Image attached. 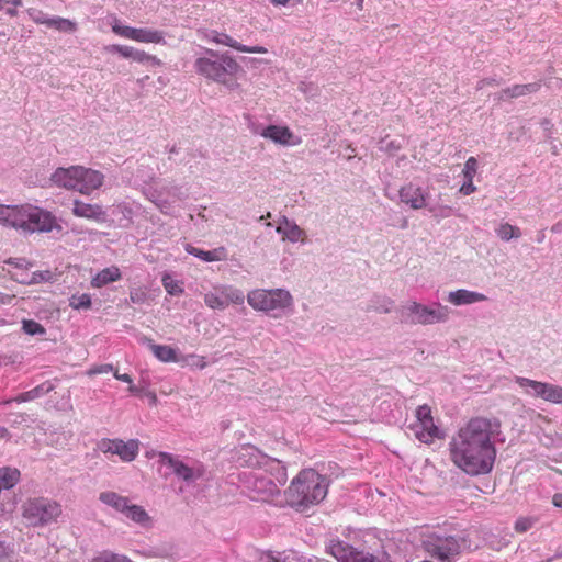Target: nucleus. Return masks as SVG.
I'll return each instance as SVG.
<instances>
[{"label": "nucleus", "instance_id": "7ed1b4c3", "mask_svg": "<svg viewBox=\"0 0 562 562\" xmlns=\"http://www.w3.org/2000/svg\"><path fill=\"white\" fill-rule=\"evenodd\" d=\"M104 176L97 170L82 166L57 168L50 176V181L67 190H75L82 194H90L103 183Z\"/></svg>", "mask_w": 562, "mask_h": 562}, {"label": "nucleus", "instance_id": "774afa93", "mask_svg": "<svg viewBox=\"0 0 562 562\" xmlns=\"http://www.w3.org/2000/svg\"><path fill=\"white\" fill-rule=\"evenodd\" d=\"M128 392L132 393V394H138L139 390H138V387H136L135 385H133L131 383L130 386H128Z\"/></svg>", "mask_w": 562, "mask_h": 562}, {"label": "nucleus", "instance_id": "1a4fd4ad", "mask_svg": "<svg viewBox=\"0 0 562 562\" xmlns=\"http://www.w3.org/2000/svg\"><path fill=\"white\" fill-rule=\"evenodd\" d=\"M239 480L248 497L256 502H272L281 494L274 480L259 472H244Z\"/></svg>", "mask_w": 562, "mask_h": 562}, {"label": "nucleus", "instance_id": "13d9d810", "mask_svg": "<svg viewBox=\"0 0 562 562\" xmlns=\"http://www.w3.org/2000/svg\"><path fill=\"white\" fill-rule=\"evenodd\" d=\"M151 201L160 209H162L167 204V201L162 200L160 195L156 193L151 194Z\"/></svg>", "mask_w": 562, "mask_h": 562}, {"label": "nucleus", "instance_id": "f3484780", "mask_svg": "<svg viewBox=\"0 0 562 562\" xmlns=\"http://www.w3.org/2000/svg\"><path fill=\"white\" fill-rule=\"evenodd\" d=\"M427 194L420 187H416L413 183L404 186L400 190V199L403 203L409 205L413 210H419L425 207Z\"/></svg>", "mask_w": 562, "mask_h": 562}, {"label": "nucleus", "instance_id": "6e6d98bb", "mask_svg": "<svg viewBox=\"0 0 562 562\" xmlns=\"http://www.w3.org/2000/svg\"><path fill=\"white\" fill-rule=\"evenodd\" d=\"M540 124H541L542 128L544 130V132H547L548 135L550 136L552 133V128H553L552 122L549 119H543Z\"/></svg>", "mask_w": 562, "mask_h": 562}, {"label": "nucleus", "instance_id": "f03ea898", "mask_svg": "<svg viewBox=\"0 0 562 562\" xmlns=\"http://www.w3.org/2000/svg\"><path fill=\"white\" fill-rule=\"evenodd\" d=\"M328 493V480L314 469H304L292 480L284 491L286 504L296 512L304 513L318 505Z\"/></svg>", "mask_w": 562, "mask_h": 562}, {"label": "nucleus", "instance_id": "a19ab883", "mask_svg": "<svg viewBox=\"0 0 562 562\" xmlns=\"http://www.w3.org/2000/svg\"><path fill=\"white\" fill-rule=\"evenodd\" d=\"M162 284L167 293L170 295H180L183 293V288L179 284V282L169 276H165L162 278Z\"/></svg>", "mask_w": 562, "mask_h": 562}, {"label": "nucleus", "instance_id": "79ce46f5", "mask_svg": "<svg viewBox=\"0 0 562 562\" xmlns=\"http://www.w3.org/2000/svg\"><path fill=\"white\" fill-rule=\"evenodd\" d=\"M49 278V271H35L30 276V279H19V282L22 284H36L47 281Z\"/></svg>", "mask_w": 562, "mask_h": 562}, {"label": "nucleus", "instance_id": "338daca9", "mask_svg": "<svg viewBox=\"0 0 562 562\" xmlns=\"http://www.w3.org/2000/svg\"><path fill=\"white\" fill-rule=\"evenodd\" d=\"M30 276L31 274H29L24 270H22V272L20 274H16L14 277V279L19 282V279H30Z\"/></svg>", "mask_w": 562, "mask_h": 562}, {"label": "nucleus", "instance_id": "423d86ee", "mask_svg": "<svg viewBox=\"0 0 562 562\" xmlns=\"http://www.w3.org/2000/svg\"><path fill=\"white\" fill-rule=\"evenodd\" d=\"M396 313L400 322L408 325H432L445 323L449 318L448 306L440 303L428 306L416 301H408L401 305Z\"/></svg>", "mask_w": 562, "mask_h": 562}, {"label": "nucleus", "instance_id": "c9c22d12", "mask_svg": "<svg viewBox=\"0 0 562 562\" xmlns=\"http://www.w3.org/2000/svg\"><path fill=\"white\" fill-rule=\"evenodd\" d=\"M497 236L505 241H509L513 238H519L521 232L517 226H513L509 223L501 224L496 229Z\"/></svg>", "mask_w": 562, "mask_h": 562}, {"label": "nucleus", "instance_id": "f704fd0d", "mask_svg": "<svg viewBox=\"0 0 562 562\" xmlns=\"http://www.w3.org/2000/svg\"><path fill=\"white\" fill-rule=\"evenodd\" d=\"M541 398L554 404H562V386L544 382Z\"/></svg>", "mask_w": 562, "mask_h": 562}, {"label": "nucleus", "instance_id": "49530a36", "mask_svg": "<svg viewBox=\"0 0 562 562\" xmlns=\"http://www.w3.org/2000/svg\"><path fill=\"white\" fill-rule=\"evenodd\" d=\"M477 169V160L474 157L468 158L464 164L463 175L467 180H473Z\"/></svg>", "mask_w": 562, "mask_h": 562}, {"label": "nucleus", "instance_id": "7c9ffc66", "mask_svg": "<svg viewBox=\"0 0 562 562\" xmlns=\"http://www.w3.org/2000/svg\"><path fill=\"white\" fill-rule=\"evenodd\" d=\"M121 278L120 269L116 267H109L101 270L93 279L92 285L94 288H101Z\"/></svg>", "mask_w": 562, "mask_h": 562}, {"label": "nucleus", "instance_id": "4d7b16f0", "mask_svg": "<svg viewBox=\"0 0 562 562\" xmlns=\"http://www.w3.org/2000/svg\"><path fill=\"white\" fill-rule=\"evenodd\" d=\"M114 378H115L116 380H120V381L125 382V383H128V384H131V383L133 382V380H132L131 375H130V374H127V373H123V374H121V373H119V372L116 371V372H114Z\"/></svg>", "mask_w": 562, "mask_h": 562}, {"label": "nucleus", "instance_id": "aec40b11", "mask_svg": "<svg viewBox=\"0 0 562 562\" xmlns=\"http://www.w3.org/2000/svg\"><path fill=\"white\" fill-rule=\"evenodd\" d=\"M277 233L283 236V239H288L291 243H296L305 232L293 221H290L286 216H282L279 225L277 226Z\"/></svg>", "mask_w": 562, "mask_h": 562}, {"label": "nucleus", "instance_id": "393cba45", "mask_svg": "<svg viewBox=\"0 0 562 562\" xmlns=\"http://www.w3.org/2000/svg\"><path fill=\"white\" fill-rule=\"evenodd\" d=\"M154 356L161 362H178L177 350L167 345H157L151 339L145 338Z\"/></svg>", "mask_w": 562, "mask_h": 562}, {"label": "nucleus", "instance_id": "5fc2aeb1", "mask_svg": "<svg viewBox=\"0 0 562 562\" xmlns=\"http://www.w3.org/2000/svg\"><path fill=\"white\" fill-rule=\"evenodd\" d=\"M190 358L193 359V364L198 367L199 369H204L206 367V362L204 360V357L191 355Z\"/></svg>", "mask_w": 562, "mask_h": 562}, {"label": "nucleus", "instance_id": "680f3d73", "mask_svg": "<svg viewBox=\"0 0 562 562\" xmlns=\"http://www.w3.org/2000/svg\"><path fill=\"white\" fill-rule=\"evenodd\" d=\"M8 514H9V510L5 508V505L0 502V521L5 519Z\"/></svg>", "mask_w": 562, "mask_h": 562}, {"label": "nucleus", "instance_id": "dca6fc26", "mask_svg": "<svg viewBox=\"0 0 562 562\" xmlns=\"http://www.w3.org/2000/svg\"><path fill=\"white\" fill-rule=\"evenodd\" d=\"M4 212L5 215L2 217V223L4 225L27 232L29 224L26 221V214L29 213V205H8Z\"/></svg>", "mask_w": 562, "mask_h": 562}, {"label": "nucleus", "instance_id": "c756f323", "mask_svg": "<svg viewBox=\"0 0 562 562\" xmlns=\"http://www.w3.org/2000/svg\"><path fill=\"white\" fill-rule=\"evenodd\" d=\"M540 85L538 82L527 83V85H515L510 88H506L501 93V99L503 98H518L521 95H526L529 93H535L539 90Z\"/></svg>", "mask_w": 562, "mask_h": 562}, {"label": "nucleus", "instance_id": "864d4df0", "mask_svg": "<svg viewBox=\"0 0 562 562\" xmlns=\"http://www.w3.org/2000/svg\"><path fill=\"white\" fill-rule=\"evenodd\" d=\"M113 370L112 364H101L99 367H95L91 370V373L93 374H101V373H108Z\"/></svg>", "mask_w": 562, "mask_h": 562}, {"label": "nucleus", "instance_id": "de8ad7c7", "mask_svg": "<svg viewBox=\"0 0 562 562\" xmlns=\"http://www.w3.org/2000/svg\"><path fill=\"white\" fill-rule=\"evenodd\" d=\"M532 524H533V520L531 518H526V517L519 518L515 522V530L517 532H526L532 527Z\"/></svg>", "mask_w": 562, "mask_h": 562}, {"label": "nucleus", "instance_id": "052dcab7", "mask_svg": "<svg viewBox=\"0 0 562 562\" xmlns=\"http://www.w3.org/2000/svg\"><path fill=\"white\" fill-rule=\"evenodd\" d=\"M552 503L554 506L562 508V493H558L553 496Z\"/></svg>", "mask_w": 562, "mask_h": 562}, {"label": "nucleus", "instance_id": "69168bd1", "mask_svg": "<svg viewBox=\"0 0 562 562\" xmlns=\"http://www.w3.org/2000/svg\"><path fill=\"white\" fill-rule=\"evenodd\" d=\"M544 238H546V233H544V231H543V229L539 231V232H538V234H537V238H536V240H537L538 243H542V241L544 240Z\"/></svg>", "mask_w": 562, "mask_h": 562}, {"label": "nucleus", "instance_id": "2f4dec72", "mask_svg": "<svg viewBox=\"0 0 562 562\" xmlns=\"http://www.w3.org/2000/svg\"><path fill=\"white\" fill-rule=\"evenodd\" d=\"M134 41L140 43H161L164 42V32L153 29H136L133 36Z\"/></svg>", "mask_w": 562, "mask_h": 562}, {"label": "nucleus", "instance_id": "e2e57ef3", "mask_svg": "<svg viewBox=\"0 0 562 562\" xmlns=\"http://www.w3.org/2000/svg\"><path fill=\"white\" fill-rule=\"evenodd\" d=\"M551 232L554 234L562 233V222H558V223L553 224L551 227Z\"/></svg>", "mask_w": 562, "mask_h": 562}, {"label": "nucleus", "instance_id": "4468645a", "mask_svg": "<svg viewBox=\"0 0 562 562\" xmlns=\"http://www.w3.org/2000/svg\"><path fill=\"white\" fill-rule=\"evenodd\" d=\"M416 417L422 425V430L416 434L420 441L429 443L434 438L441 437L439 428L434 424L431 409L428 405L419 406L416 409Z\"/></svg>", "mask_w": 562, "mask_h": 562}, {"label": "nucleus", "instance_id": "72a5a7b5", "mask_svg": "<svg viewBox=\"0 0 562 562\" xmlns=\"http://www.w3.org/2000/svg\"><path fill=\"white\" fill-rule=\"evenodd\" d=\"M42 24L64 33H74L77 30V24L74 21L60 16L46 19L42 21Z\"/></svg>", "mask_w": 562, "mask_h": 562}, {"label": "nucleus", "instance_id": "c03bdc74", "mask_svg": "<svg viewBox=\"0 0 562 562\" xmlns=\"http://www.w3.org/2000/svg\"><path fill=\"white\" fill-rule=\"evenodd\" d=\"M112 31L122 37L133 40L135 27L127 26V25H121L119 22H115L112 25Z\"/></svg>", "mask_w": 562, "mask_h": 562}, {"label": "nucleus", "instance_id": "a18cd8bd", "mask_svg": "<svg viewBox=\"0 0 562 562\" xmlns=\"http://www.w3.org/2000/svg\"><path fill=\"white\" fill-rule=\"evenodd\" d=\"M133 60L142 64L151 63L153 65H159L160 60L155 56L148 55L144 50H139L135 48Z\"/></svg>", "mask_w": 562, "mask_h": 562}, {"label": "nucleus", "instance_id": "473e14b6", "mask_svg": "<svg viewBox=\"0 0 562 562\" xmlns=\"http://www.w3.org/2000/svg\"><path fill=\"white\" fill-rule=\"evenodd\" d=\"M394 307V301L384 295H375L373 296L368 306L367 311H373L381 314L390 313Z\"/></svg>", "mask_w": 562, "mask_h": 562}, {"label": "nucleus", "instance_id": "2eb2a0df", "mask_svg": "<svg viewBox=\"0 0 562 562\" xmlns=\"http://www.w3.org/2000/svg\"><path fill=\"white\" fill-rule=\"evenodd\" d=\"M236 461L248 468H262L268 462V456L254 446H243L236 451Z\"/></svg>", "mask_w": 562, "mask_h": 562}, {"label": "nucleus", "instance_id": "6ab92c4d", "mask_svg": "<svg viewBox=\"0 0 562 562\" xmlns=\"http://www.w3.org/2000/svg\"><path fill=\"white\" fill-rule=\"evenodd\" d=\"M486 300L487 297L484 294L465 289L451 291L448 294V301L456 306L473 304Z\"/></svg>", "mask_w": 562, "mask_h": 562}, {"label": "nucleus", "instance_id": "412c9836", "mask_svg": "<svg viewBox=\"0 0 562 562\" xmlns=\"http://www.w3.org/2000/svg\"><path fill=\"white\" fill-rule=\"evenodd\" d=\"M186 251L205 262L222 261L227 257V252L224 247H218L213 250H202L188 244L186 246Z\"/></svg>", "mask_w": 562, "mask_h": 562}, {"label": "nucleus", "instance_id": "9d476101", "mask_svg": "<svg viewBox=\"0 0 562 562\" xmlns=\"http://www.w3.org/2000/svg\"><path fill=\"white\" fill-rule=\"evenodd\" d=\"M247 302L256 311L271 313L291 306L293 299L290 292L283 289H257L248 293Z\"/></svg>", "mask_w": 562, "mask_h": 562}, {"label": "nucleus", "instance_id": "a878e982", "mask_svg": "<svg viewBox=\"0 0 562 562\" xmlns=\"http://www.w3.org/2000/svg\"><path fill=\"white\" fill-rule=\"evenodd\" d=\"M262 468L273 476L279 487L285 484L288 480L286 468L280 460L268 457V462H265Z\"/></svg>", "mask_w": 562, "mask_h": 562}, {"label": "nucleus", "instance_id": "37998d69", "mask_svg": "<svg viewBox=\"0 0 562 562\" xmlns=\"http://www.w3.org/2000/svg\"><path fill=\"white\" fill-rule=\"evenodd\" d=\"M109 53H117L124 58L133 59L135 48L126 45H110L105 48Z\"/></svg>", "mask_w": 562, "mask_h": 562}, {"label": "nucleus", "instance_id": "4be33fe9", "mask_svg": "<svg viewBox=\"0 0 562 562\" xmlns=\"http://www.w3.org/2000/svg\"><path fill=\"white\" fill-rule=\"evenodd\" d=\"M213 41L217 44H222L244 53H267V49L262 46H246L239 44L237 41L225 33H216V35L213 37Z\"/></svg>", "mask_w": 562, "mask_h": 562}, {"label": "nucleus", "instance_id": "8fccbe9b", "mask_svg": "<svg viewBox=\"0 0 562 562\" xmlns=\"http://www.w3.org/2000/svg\"><path fill=\"white\" fill-rule=\"evenodd\" d=\"M11 552L12 549L10 548V546L7 544L4 541L0 540V562H5Z\"/></svg>", "mask_w": 562, "mask_h": 562}, {"label": "nucleus", "instance_id": "f257e3e1", "mask_svg": "<svg viewBox=\"0 0 562 562\" xmlns=\"http://www.w3.org/2000/svg\"><path fill=\"white\" fill-rule=\"evenodd\" d=\"M499 423L484 417L471 418L449 442L451 461L471 476L488 474L494 467L496 448L492 437Z\"/></svg>", "mask_w": 562, "mask_h": 562}, {"label": "nucleus", "instance_id": "39448f33", "mask_svg": "<svg viewBox=\"0 0 562 562\" xmlns=\"http://www.w3.org/2000/svg\"><path fill=\"white\" fill-rule=\"evenodd\" d=\"M465 546V537L442 530L431 531L423 539V548L438 562H454Z\"/></svg>", "mask_w": 562, "mask_h": 562}, {"label": "nucleus", "instance_id": "ea45409f", "mask_svg": "<svg viewBox=\"0 0 562 562\" xmlns=\"http://www.w3.org/2000/svg\"><path fill=\"white\" fill-rule=\"evenodd\" d=\"M223 294H224V299L227 300V305L229 303H234V304H238V305L244 303L245 295H244L243 291H240L238 289L226 288L223 290Z\"/></svg>", "mask_w": 562, "mask_h": 562}, {"label": "nucleus", "instance_id": "9b49d317", "mask_svg": "<svg viewBox=\"0 0 562 562\" xmlns=\"http://www.w3.org/2000/svg\"><path fill=\"white\" fill-rule=\"evenodd\" d=\"M98 450L110 456H119L124 462L133 461L139 450V442L136 439L123 441L121 439H102L97 445Z\"/></svg>", "mask_w": 562, "mask_h": 562}, {"label": "nucleus", "instance_id": "58836bf2", "mask_svg": "<svg viewBox=\"0 0 562 562\" xmlns=\"http://www.w3.org/2000/svg\"><path fill=\"white\" fill-rule=\"evenodd\" d=\"M69 305L74 310H87L91 306V297L87 293H82L79 295H72L69 300Z\"/></svg>", "mask_w": 562, "mask_h": 562}, {"label": "nucleus", "instance_id": "a211bd4d", "mask_svg": "<svg viewBox=\"0 0 562 562\" xmlns=\"http://www.w3.org/2000/svg\"><path fill=\"white\" fill-rule=\"evenodd\" d=\"M72 213L78 217L93 220L99 223L104 222L106 216L102 206L98 204L83 203L78 200H75L74 202Z\"/></svg>", "mask_w": 562, "mask_h": 562}, {"label": "nucleus", "instance_id": "f8f14e48", "mask_svg": "<svg viewBox=\"0 0 562 562\" xmlns=\"http://www.w3.org/2000/svg\"><path fill=\"white\" fill-rule=\"evenodd\" d=\"M26 221L29 224L27 233L61 231V226L56 222L55 216L37 206L29 205Z\"/></svg>", "mask_w": 562, "mask_h": 562}, {"label": "nucleus", "instance_id": "0e129e2a", "mask_svg": "<svg viewBox=\"0 0 562 562\" xmlns=\"http://www.w3.org/2000/svg\"><path fill=\"white\" fill-rule=\"evenodd\" d=\"M0 438H3V439L10 438V432L5 427L0 426Z\"/></svg>", "mask_w": 562, "mask_h": 562}, {"label": "nucleus", "instance_id": "c85d7f7f", "mask_svg": "<svg viewBox=\"0 0 562 562\" xmlns=\"http://www.w3.org/2000/svg\"><path fill=\"white\" fill-rule=\"evenodd\" d=\"M54 384L50 381H45L42 384L33 387L30 391L23 392L20 395L15 397L14 401L21 403V402H29L33 401L35 398L42 397L46 394H48L50 391L54 390Z\"/></svg>", "mask_w": 562, "mask_h": 562}, {"label": "nucleus", "instance_id": "20e7f679", "mask_svg": "<svg viewBox=\"0 0 562 562\" xmlns=\"http://www.w3.org/2000/svg\"><path fill=\"white\" fill-rule=\"evenodd\" d=\"M326 551L338 562H391L380 540H375L370 547H355L338 538L330 539L326 544Z\"/></svg>", "mask_w": 562, "mask_h": 562}, {"label": "nucleus", "instance_id": "5701e85b", "mask_svg": "<svg viewBox=\"0 0 562 562\" xmlns=\"http://www.w3.org/2000/svg\"><path fill=\"white\" fill-rule=\"evenodd\" d=\"M265 138H269L274 143L288 145L292 137V132L285 126L269 125L260 133Z\"/></svg>", "mask_w": 562, "mask_h": 562}, {"label": "nucleus", "instance_id": "e433bc0d", "mask_svg": "<svg viewBox=\"0 0 562 562\" xmlns=\"http://www.w3.org/2000/svg\"><path fill=\"white\" fill-rule=\"evenodd\" d=\"M204 303L213 310H224L227 307V300L224 299L223 291L221 294L209 292L204 295Z\"/></svg>", "mask_w": 562, "mask_h": 562}, {"label": "nucleus", "instance_id": "4c0bfd02", "mask_svg": "<svg viewBox=\"0 0 562 562\" xmlns=\"http://www.w3.org/2000/svg\"><path fill=\"white\" fill-rule=\"evenodd\" d=\"M22 329L30 336L44 335L46 333L44 326L33 319H23Z\"/></svg>", "mask_w": 562, "mask_h": 562}, {"label": "nucleus", "instance_id": "09e8293b", "mask_svg": "<svg viewBox=\"0 0 562 562\" xmlns=\"http://www.w3.org/2000/svg\"><path fill=\"white\" fill-rule=\"evenodd\" d=\"M130 300L135 304H142L146 300V294L142 290H132L130 292Z\"/></svg>", "mask_w": 562, "mask_h": 562}, {"label": "nucleus", "instance_id": "6e6552de", "mask_svg": "<svg viewBox=\"0 0 562 562\" xmlns=\"http://www.w3.org/2000/svg\"><path fill=\"white\" fill-rule=\"evenodd\" d=\"M207 57L198 58L196 71L217 82H226L228 76H233L239 69L237 61L228 54H217L207 49Z\"/></svg>", "mask_w": 562, "mask_h": 562}, {"label": "nucleus", "instance_id": "cd10ccee", "mask_svg": "<svg viewBox=\"0 0 562 562\" xmlns=\"http://www.w3.org/2000/svg\"><path fill=\"white\" fill-rule=\"evenodd\" d=\"M127 519L134 521L135 524H138L143 527H146L150 524V517L147 514V512L144 509V507L135 504L128 503L124 514Z\"/></svg>", "mask_w": 562, "mask_h": 562}, {"label": "nucleus", "instance_id": "b1692460", "mask_svg": "<svg viewBox=\"0 0 562 562\" xmlns=\"http://www.w3.org/2000/svg\"><path fill=\"white\" fill-rule=\"evenodd\" d=\"M99 501L121 514H124L130 503V499L127 497L122 496L112 491L100 493Z\"/></svg>", "mask_w": 562, "mask_h": 562}, {"label": "nucleus", "instance_id": "ddd939ff", "mask_svg": "<svg viewBox=\"0 0 562 562\" xmlns=\"http://www.w3.org/2000/svg\"><path fill=\"white\" fill-rule=\"evenodd\" d=\"M158 458V462L161 465L167 467L171 473L187 483H193L201 476L199 471L184 464L179 457H175L168 452H159Z\"/></svg>", "mask_w": 562, "mask_h": 562}, {"label": "nucleus", "instance_id": "bb28decb", "mask_svg": "<svg viewBox=\"0 0 562 562\" xmlns=\"http://www.w3.org/2000/svg\"><path fill=\"white\" fill-rule=\"evenodd\" d=\"M515 382L527 395L541 398L544 382H539L524 376H515Z\"/></svg>", "mask_w": 562, "mask_h": 562}, {"label": "nucleus", "instance_id": "0eeeda50", "mask_svg": "<svg viewBox=\"0 0 562 562\" xmlns=\"http://www.w3.org/2000/svg\"><path fill=\"white\" fill-rule=\"evenodd\" d=\"M61 513V505L47 497L30 498L22 506V517L33 528L56 522Z\"/></svg>", "mask_w": 562, "mask_h": 562}, {"label": "nucleus", "instance_id": "3c124183", "mask_svg": "<svg viewBox=\"0 0 562 562\" xmlns=\"http://www.w3.org/2000/svg\"><path fill=\"white\" fill-rule=\"evenodd\" d=\"M5 263L10 266H14L15 268L20 270H24L27 268L29 262H26L25 259H16V258H10L5 261Z\"/></svg>", "mask_w": 562, "mask_h": 562}, {"label": "nucleus", "instance_id": "603ef678", "mask_svg": "<svg viewBox=\"0 0 562 562\" xmlns=\"http://www.w3.org/2000/svg\"><path fill=\"white\" fill-rule=\"evenodd\" d=\"M476 190L475 186L473 184V180H468V182L463 183L460 188V192L464 195H470Z\"/></svg>", "mask_w": 562, "mask_h": 562}, {"label": "nucleus", "instance_id": "bf43d9fd", "mask_svg": "<svg viewBox=\"0 0 562 562\" xmlns=\"http://www.w3.org/2000/svg\"><path fill=\"white\" fill-rule=\"evenodd\" d=\"M274 7H288L292 0H269Z\"/></svg>", "mask_w": 562, "mask_h": 562}]
</instances>
